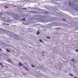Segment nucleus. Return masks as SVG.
I'll use <instances>...</instances> for the list:
<instances>
[{
  "label": "nucleus",
  "instance_id": "obj_27",
  "mask_svg": "<svg viewBox=\"0 0 78 78\" xmlns=\"http://www.w3.org/2000/svg\"><path fill=\"white\" fill-rule=\"evenodd\" d=\"M4 55H5V56H7V55L6 54H4Z\"/></svg>",
  "mask_w": 78,
  "mask_h": 78
},
{
  "label": "nucleus",
  "instance_id": "obj_13",
  "mask_svg": "<svg viewBox=\"0 0 78 78\" xmlns=\"http://www.w3.org/2000/svg\"><path fill=\"white\" fill-rule=\"evenodd\" d=\"M39 41H40V42H44V41H42V40L41 39L39 40Z\"/></svg>",
  "mask_w": 78,
  "mask_h": 78
},
{
  "label": "nucleus",
  "instance_id": "obj_1",
  "mask_svg": "<svg viewBox=\"0 0 78 78\" xmlns=\"http://www.w3.org/2000/svg\"><path fill=\"white\" fill-rule=\"evenodd\" d=\"M30 12V13H31L32 14H48V13L45 12H34V11H29L28 12Z\"/></svg>",
  "mask_w": 78,
  "mask_h": 78
},
{
  "label": "nucleus",
  "instance_id": "obj_41",
  "mask_svg": "<svg viewBox=\"0 0 78 78\" xmlns=\"http://www.w3.org/2000/svg\"><path fill=\"white\" fill-rule=\"evenodd\" d=\"M9 20H8L7 22H9Z\"/></svg>",
  "mask_w": 78,
  "mask_h": 78
},
{
  "label": "nucleus",
  "instance_id": "obj_28",
  "mask_svg": "<svg viewBox=\"0 0 78 78\" xmlns=\"http://www.w3.org/2000/svg\"><path fill=\"white\" fill-rule=\"evenodd\" d=\"M0 65H1V66H2V65H3V64H2V63H0Z\"/></svg>",
  "mask_w": 78,
  "mask_h": 78
},
{
  "label": "nucleus",
  "instance_id": "obj_12",
  "mask_svg": "<svg viewBox=\"0 0 78 78\" xmlns=\"http://www.w3.org/2000/svg\"><path fill=\"white\" fill-rule=\"evenodd\" d=\"M69 75H70V76H72V77H73V75H72V74L70 73V74H69Z\"/></svg>",
  "mask_w": 78,
  "mask_h": 78
},
{
  "label": "nucleus",
  "instance_id": "obj_34",
  "mask_svg": "<svg viewBox=\"0 0 78 78\" xmlns=\"http://www.w3.org/2000/svg\"><path fill=\"white\" fill-rule=\"evenodd\" d=\"M29 8H30V9H32V8H31L30 7H29Z\"/></svg>",
  "mask_w": 78,
  "mask_h": 78
},
{
  "label": "nucleus",
  "instance_id": "obj_40",
  "mask_svg": "<svg viewBox=\"0 0 78 78\" xmlns=\"http://www.w3.org/2000/svg\"><path fill=\"white\" fill-rule=\"evenodd\" d=\"M42 56H44V55L42 54Z\"/></svg>",
  "mask_w": 78,
  "mask_h": 78
},
{
  "label": "nucleus",
  "instance_id": "obj_42",
  "mask_svg": "<svg viewBox=\"0 0 78 78\" xmlns=\"http://www.w3.org/2000/svg\"><path fill=\"white\" fill-rule=\"evenodd\" d=\"M12 6L13 7L14 6V5H12Z\"/></svg>",
  "mask_w": 78,
  "mask_h": 78
},
{
  "label": "nucleus",
  "instance_id": "obj_31",
  "mask_svg": "<svg viewBox=\"0 0 78 78\" xmlns=\"http://www.w3.org/2000/svg\"><path fill=\"white\" fill-rule=\"evenodd\" d=\"M25 64H26V65H27L28 66V64H27L26 63H24Z\"/></svg>",
  "mask_w": 78,
  "mask_h": 78
},
{
  "label": "nucleus",
  "instance_id": "obj_25",
  "mask_svg": "<svg viewBox=\"0 0 78 78\" xmlns=\"http://www.w3.org/2000/svg\"><path fill=\"white\" fill-rule=\"evenodd\" d=\"M56 29L58 30V29H61V28H56Z\"/></svg>",
  "mask_w": 78,
  "mask_h": 78
},
{
  "label": "nucleus",
  "instance_id": "obj_29",
  "mask_svg": "<svg viewBox=\"0 0 78 78\" xmlns=\"http://www.w3.org/2000/svg\"><path fill=\"white\" fill-rule=\"evenodd\" d=\"M5 25H9V24H5Z\"/></svg>",
  "mask_w": 78,
  "mask_h": 78
},
{
  "label": "nucleus",
  "instance_id": "obj_47",
  "mask_svg": "<svg viewBox=\"0 0 78 78\" xmlns=\"http://www.w3.org/2000/svg\"><path fill=\"white\" fill-rule=\"evenodd\" d=\"M2 18V19H5V18L3 17Z\"/></svg>",
  "mask_w": 78,
  "mask_h": 78
},
{
  "label": "nucleus",
  "instance_id": "obj_36",
  "mask_svg": "<svg viewBox=\"0 0 78 78\" xmlns=\"http://www.w3.org/2000/svg\"><path fill=\"white\" fill-rule=\"evenodd\" d=\"M14 8H16V6H14Z\"/></svg>",
  "mask_w": 78,
  "mask_h": 78
},
{
  "label": "nucleus",
  "instance_id": "obj_24",
  "mask_svg": "<svg viewBox=\"0 0 78 78\" xmlns=\"http://www.w3.org/2000/svg\"><path fill=\"white\" fill-rule=\"evenodd\" d=\"M23 75H27V74H25L23 73Z\"/></svg>",
  "mask_w": 78,
  "mask_h": 78
},
{
  "label": "nucleus",
  "instance_id": "obj_23",
  "mask_svg": "<svg viewBox=\"0 0 78 78\" xmlns=\"http://www.w3.org/2000/svg\"><path fill=\"white\" fill-rule=\"evenodd\" d=\"M4 8H8V7H7V6H5V7H4Z\"/></svg>",
  "mask_w": 78,
  "mask_h": 78
},
{
  "label": "nucleus",
  "instance_id": "obj_8",
  "mask_svg": "<svg viewBox=\"0 0 78 78\" xmlns=\"http://www.w3.org/2000/svg\"><path fill=\"white\" fill-rule=\"evenodd\" d=\"M74 9L76 11H78V8H76Z\"/></svg>",
  "mask_w": 78,
  "mask_h": 78
},
{
  "label": "nucleus",
  "instance_id": "obj_43",
  "mask_svg": "<svg viewBox=\"0 0 78 78\" xmlns=\"http://www.w3.org/2000/svg\"><path fill=\"white\" fill-rule=\"evenodd\" d=\"M0 51H2V49H1L0 48Z\"/></svg>",
  "mask_w": 78,
  "mask_h": 78
},
{
  "label": "nucleus",
  "instance_id": "obj_33",
  "mask_svg": "<svg viewBox=\"0 0 78 78\" xmlns=\"http://www.w3.org/2000/svg\"><path fill=\"white\" fill-rule=\"evenodd\" d=\"M2 67H4V66L2 65Z\"/></svg>",
  "mask_w": 78,
  "mask_h": 78
},
{
  "label": "nucleus",
  "instance_id": "obj_37",
  "mask_svg": "<svg viewBox=\"0 0 78 78\" xmlns=\"http://www.w3.org/2000/svg\"><path fill=\"white\" fill-rule=\"evenodd\" d=\"M44 30V31H46V30H45V29H44V30Z\"/></svg>",
  "mask_w": 78,
  "mask_h": 78
},
{
  "label": "nucleus",
  "instance_id": "obj_32",
  "mask_svg": "<svg viewBox=\"0 0 78 78\" xmlns=\"http://www.w3.org/2000/svg\"><path fill=\"white\" fill-rule=\"evenodd\" d=\"M52 22V21H47L46 22Z\"/></svg>",
  "mask_w": 78,
  "mask_h": 78
},
{
  "label": "nucleus",
  "instance_id": "obj_26",
  "mask_svg": "<svg viewBox=\"0 0 78 78\" xmlns=\"http://www.w3.org/2000/svg\"><path fill=\"white\" fill-rule=\"evenodd\" d=\"M0 15H2V12H0Z\"/></svg>",
  "mask_w": 78,
  "mask_h": 78
},
{
  "label": "nucleus",
  "instance_id": "obj_11",
  "mask_svg": "<svg viewBox=\"0 0 78 78\" xmlns=\"http://www.w3.org/2000/svg\"><path fill=\"white\" fill-rule=\"evenodd\" d=\"M38 32L36 34L37 35H38L39 34H40V32H39V31H38Z\"/></svg>",
  "mask_w": 78,
  "mask_h": 78
},
{
  "label": "nucleus",
  "instance_id": "obj_3",
  "mask_svg": "<svg viewBox=\"0 0 78 78\" xmlns=\"http://www.w3.org/2000/svg\"><path fill=\"white\" fill-rule=\"evenodd\" d=\"M71 6H72L73 8H75L73 6L76 7V5L74 4H71Z\"/></svg>",
  "mask_w": 78,
  "mask_h": 78
},
{
  "label": "nucleus",
  "instance_id": "obj_5",
  "mask_svg": "<svg viewBox=\"0 0 78 78\" xmlns=\"http://www.w3.org/2000/svg\"><path fill=\"white\" fill-rule=\"evenodd\" d=\"M19 66H21V67L22 66H23V65L22 64V63H18Z\"/></svg>",
  "mask_w": 78,
  "mask_h": 78
},
{
  "label": "nucleus",
  "instance_id": "obj_17",
  "mask_svg": "<svg viewBox=\"0 0 78 78\" xmlns=\"http://www.w3.org/2000/svg\"><path fill=\"white\" fill-rule=\"evenodd\" d=\"M31 67H33V68H34V66L33 65H31Z\"/></svg>",
  "mask_w": 78,
  "mask_h": 78
},
{
  "label": "nucleus",
  "instance_id": "obj_6",
  "mask_svg": "<svg viewBox=\"0 0 78 78\" xmlns=\"http://www.w3.org/2000/svg\"><path fill=\"white\" fill-rule=\"evenodd\" d=\"M41 22H42V23H44V22H46L44 19L41 20Z\"/></svg>",
  "mask_w": 78,
  "mask_h": 78
},
{
  "label": "nucleus",
  "instance_id": "obj_14",
  "mask_svg": "<svg viewBox=\"0 0 78 78\" xmlns=\"http://www.w3.org/2000/svg\"><path fill=\"white\" fill-rule=\"evenodd\" d=\"M51 2H53L54 1V2H57V1H58V0H51Z\"/></svg>",
  "mask_w": 78,
  "mask_h": 78
},
{
  "label": "nucleus",
  "instance_id": "obj_21",
  "mask_svg": "<svg viewBox=\"0 0 78 78\" xmlns=\"http://www.w3.org/2000/svg\"><path fill=\"white\" fill-rule=\"evenodd\" d=\"M63 21H65V22H66V20H65V19H63Z\"/></svg>",
  "mask_w": 78,
  "mask_h": 78
},
{
  "label": "nucleus",
  "instance_id": "obj_46",
  "mask_svg": "<svg viewBox=\"0 0 78 78\" xmlns=\"http://www.w3.org/2000/svg\"><path fill=\"white\" fill-rule=\"evenodd\" d=\"M29 47H30V48H31V47L30 46Z\"/></svg>",
  "mask_w": 78,
  "mask_h": 78
},
{
  "label": "nucleus",
  "instance_id": "obj_44",
  "mask_svg": "<svg viewBox=\"0 0 78 78\" xmlns=\"http://www.w3.org/2000/svg\"><path fill=\"white\" fill-rule=\"evenodd\" d=\"M5 67H8V66H5Z\"/></svg>",
  "mask_w": 78,
  "mask_h": 78
},
{
  "label": "nucleus",
  "instance_id": "obj_35",
  "mask_svg": "<svg viewBox=\"0 0 78 78\" xmlns=\"http://www.w3.org/2000/svg\"><path fill=\"white\" fill-rule=\"evenodd\" d=\"M23 1H21L20 2H23Z\"/></svg>",
  "mask_w": 78,
  "mask_h": 78
},
{
  "label": "nucleus",
  "instance_id": "obj_30",
  "mask_svg": "<svg viewBox=\"0 0 78 78\" xmlns=\"http://www.w3.org/2000/svg\"><path fill=\"white\" fill-rule=\"evenodd\" d=\"M76 52H78V50H76Z\"/></svg>",
  "mask_w": 78,
  "mask_h": 78
},
{
  "label": "nucleus",
  "instance_id": "obj_18",
  "mask_svg": "<svg viewBox=\"0 0 78 78\" xmlns=\"http://www.w3.org/2000/svg\"><path fill=\"white\" fill-rule=\"evenodd\" d=\"M25 19H26L23 18V19H22V21H24V20H25Z\"/></svg>",
  "mask_w": 78,
  "mask_h": 78
},
{
  "label": "nucleus",
  "instance_id": "obj_38",
  "mask_svg": "<svg viewBox=\"0 0 78 78\" xmlns=\"http://www.w3.org/2000/svg\"><path fill=\"white\" fill-rule=\"evenodd\" d=\"M73 78H78L76 77H74Z\"/></svg>",
  "mask_w": 78,
  "mask_h": 78
},
{
  "label": "nucleus",
  "instance_id": "obj_48",
  "mask_svg": "<svg viewBox=\"0 0 78 78\" xmlns=\"http://www.w3.org/2000/svg\"><path fill=\"white\" fill-rule=\"evenodd\" d=\"M69 0V1L70 2V0Z\"/></svg>",
  "mask_w": 78,
  "mask_h": 78
},
{
  "label": "nucleus",
  "instance_id": "obj_49",
  "mask_svg": "<svg viewBox=\"0 0 78 78\" xmlns=\"http://www.w3.org/2000/svg\"><path fill=\"white\" fill-rule=\"evenodd\" d=\"M3 25H4V24H3Z\"/></svg>",
  "mask_w": 78,
  "mask_h": 78
},
{
  "label": "nucleus",
  "instance_id": "obj_2",
  "mask_svg": "<svg viewBox=\"0 0 78 78\" xmlns=\"http://www.w3.org/2000/svg\"><path fill=\"white\" fill-rule=\"evenodd\" d=\"M23 69H24L27 71H29V70H30V69H28V68L26 66H23Z\"/></svg>",
  "mask_w": 78,
  "mask_h": 78
},
{
  "label": "nucleus",
  "instance_id": "obj_19",
  "mask_svg": "<svg viewBox=\"0 0 78 78\" xmlns=\"http://www.w3.org/2000/svg\"><path fill=\"white\" fill-rule=\"evenodd\" d=\"M32 9H37V8H32Z\"/></svg>",
  "mask_w": 78,
  "mask_h": 78
},
{
  "label": "nucleus",
  "instance_id": "obj_22",
  "mask_svg": "<svg viewBox=\"0 0 78 78\" xmlns=\"http://www.w3.org/2000/svg\"><path fill=\"white\" fill-rule=\"evenodd\" d=\"M69 6H71V3H69Z\"/></svg>",
  "mask_w": 78,
  "mask_h": 78
},
{
  "label": "nucleus",
  "instance_id": "obj_39",
  "mask_svg": "<svg viewBox=\"0 0 78 78\" xmlns=\"http://www.w3.org/2000/svg\"><path fill=\"white\" fill-rule=\"evenodd\" d=\"M42 53H44V52L43 51H42Z\"/></svg>",
  "mask_w": 78,
  "mask_h": 78
},
{
  "label": "nucleus",
  "instance_id": "obj_7",
  "mask_svg": "<svg viewBox=\"0 0 78 78\" xmlns=\"http://www.w3.org/2000/svg\"><path fill=\"white\" fill-rule=\"evenodd\" d=\"M8 62H9V63H11V64L12 63V61H11L10 60H8Z\"/></svg>",
  "mask_w": 78,
  "mask_h": 78
},
{
  "label": "nucleus",
  "instance_id": "obj_4",
  "mask_svg": "<svg viewBox=\"0 0 78 78\" xmlns=\"http://www.w3.org/2000/svg\"><path fill=\"white\" fill-rule=\"evenodd\" d=\"M37 11H43V9H40L37 8Z\"/></svg>",
  "mask_w": 78,
  "mask_h": 78
},
{
  "label": "nucleus",
  "instance_id": "obj_10",
  "mask_svg": "<svg viewBox=\"0 0 78 78\" xmlns=\"http://www.w3.org/2000/svg\"><path fill=\"white\" fill-rule=\"evenodd\" d=\"M27 8H22V10H27Z\"/></svg>",
  "mask_w": 78,
  "mask_h": 78
},
{
  "label": "nucleus",
  "instance_id": "obj_9",
  "mask_svg": "<svg viewBox=\"0 0 78 78\" xmlns=\"http://www.w3.org/2000/svg\"><path fill=\"white\" fill-rule=\"evenodd\" d=\"M6 12H2V15H4L5 14H6Z\"/></svg>",
  "mask_w": 78,
  "mask_h": 78
},
{
  "label": "nucleus",
  "instance_id": "obj_20",
  "mask_svg": "<svg viewBox=\"0 0 78 78\" xmlns=\"http://www.w3.org/2000/svg\"><path fill=\"white\" fill-rule=\"evenodd\" d=\"M6 51H8V52H9V53H10V51H9V50H7Z\"/></svg>",
  "mask_w": 78,
  "mask_h": 78
},
{
  "label": "nucleus",
  "instance_id": "obj_16",
  "mask_svg": "<svg viewBox=\"0 0 78 78\" xmlns=\"http://www.w3.org/2000/svg\"><path fill=\"white\" fill-rule=\"evenodd\" d=\"M48 39H51V37H46Z\"/></svg>",
  "mask_w": 78,
  "mask_h": 78
},
{
  "label": "nucleus",
  "instance_id": "obj_45",
  "mask_svg": "<svg viewBox=\"0 0 78 78\" xmlns=\"http://www.w3.org/2000/svg\"><path fill=\"white\" fill-rule=\"evenodd\" d=\"M24 25H27V24H25V23H24Z\"/></svg>",
  "mask_w": 78,
  "mask_h": 78
},
{
  "label": "nucleus",
  "instance_id": "obj_15",
  "mask_svg": "<svg viewBox=\"0 0 78 78\" xmlns=\"http://www.w3.org/2000/svg\"><path fill=\"white\" fill-rule=\"evenodd\" d=\"M71 61L73 62L74 63V62H75V60L74 59H72Z\"/></svg>",
  "mask_w": 78,
  "mask_h": 78
}]
</instances>
